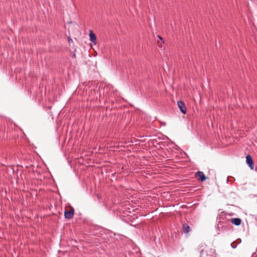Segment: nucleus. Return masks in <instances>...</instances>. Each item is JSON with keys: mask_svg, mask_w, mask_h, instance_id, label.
<instances>
[{"mask_svg": "<svg viewBox=\"0 0 257 257\" xmlns=\"http://www.w3.org/2000/svg\"><path fill=\"white\" fill-rule=\"evenodd\" d=\"M158 38L160 39V40H162V38L160 36H158Z\"/></svg>", "mask_w": 257, "mask_h": 257, "instance_id": "nucleus-9", "label": "nucleus"}, {"mask_svg": "<svg viewBox=\"0 0 257 257\" xmlns=\"http://www.w3.org/2000/svg\"><path fill=\"white\" fill-rule=\"evenodd\" d=\"M72 41V39H70V40H69V41Z\"/></svg>", "mask_w": 257, "mask_h": 257, "instance_id": "nucleus-11", "label": "nucleus"}, {"mask_svg": "<svg viewBox=\"0 0 257 257\" xmlns=\"http://www.w3.org/2000/svg\"><path fill=\"white\" fill-rule=\"evenodd\" d=\"M177 104L181 112L183 114H185L186 113V108L184 103L182 101H178Z\"/></svg>", "mask_w": 257, "mask_h": 257, "instance_id": "nucleus-3", "label": "nucleus"}, {"mask_svg": "<svg viewBox=\"0 0 257 257\" xmlns=\"http://www.w3.org/2000/svg\"><path fill=\"white\" fill-rule=\"evenodd\" d=\"M200 257H216L215 251L214 249L205 246L200 251Z\"/></svg>", "mask_w": 257, "mask_h": 257, "instance_id": "nucleus-1", "label": "nucleus"}, {"mask_svg": "<svg viewBox=\"0 0 257 257\" xmlns=\"http://www.w3.org/2000/svg\"><path fill=\"white\" fill-rule=\"evenodd\" d=\"M72 41V39H70V40H69V41Z\"/></svg>", "mask_w": 257, "mask_h": 257, "instance_id": "nucleus-10", "label": "nucleus"}, {"mask_svg": "<svg viewBox=\"0 0 257 257\" xmlns=\"http://www.w3.org/2000/svg\"><path fill=\"white\" fill-rule=\"evenodd\" d=\"M183 232L185 233H187L190 231V226L187 224H184L183 225Z\"/></svg>", "mask_w": 257, "mask_h": 257, "instance_id": "nucleus-8", "label": "nucleus"}, {"mask_svg": "<svg viewBox=\"0 0 257 257\" xmlns=\"http://www.w3.org/2000/svg\"><path fill=\"white\" fill-rule=\"evenodd\" d=\"M231 222L236 226H238L240 225L241 220L239 218H235L231 219Z\"/></svg>", "mask_w": 257, "mask_h": 257, "instance_id": "nucleus-7", "label": "nucleus"}, {"mask_svg": "<svg viewBox=\"0 0 257 257\" xmlns=\"http://www.w3.org/2000/svg\"><path fill=\"white\" fill-rule=\"evenodd\" d=\"M195 176L198 178V180L201 182H203L207 179L203 172L201 171H198L196 172Z\"/></svg>", "mask_w": 257, "mask_h": 257, "instance_id": "nucleus-4", "label": "nucleus"}, {"mask_svg": "<svg viewBox=\"0 0 257 257\" xmlns=\"http://www.w3.org/2000/svg\"><path fill=\"white\" fill-rule=\"evenodd\" d=\"M89 36L90 41L93 45H96L97 44L96 36L92 30L89 31Z\"/></svg>", "mask_w": 257, "mask_h": 257, "instance_id": "nucleus-2", "label": "nucleus"}, {"mask_svg": "<svg viewBox=\"0 0 257 257\" xmlns=\"http://www.w3.org/2000/svg\"><path fill=\"white\" fill-rule=\"evenodd\" d=\"M246 162L250 169L253 170L254 168L253 162L251 157L249 155L246 157Z\"/></svg>", "mask_w": 257, "mask_h": 257, "instance_id": "nucleus-5", "label": "nucleus"}, {"mask_svg": "<svg viewBox=\"0 0 257 257\" xmlns=\"http://www.w3.org/2000/svg\"><path fill=\"white\" fill-rule=\"evenodd\" d=\"M74 215V210L73 209H71L69 210H66L64 212V216L66 219H71L73 218Z\"/></svg>", "mask_w": 257, "mask_h": 257, "instance_id": "nucleus-6", "label": "nucleus"}]
</instances>
